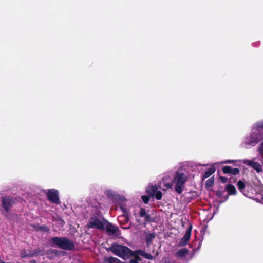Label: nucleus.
<instances>
[{"mask_svg":"<svg viewBox=\"0 0 263 263\" xmlns=\"http://www.w3.org/2000/svg\"><path fill=\"white\" fill-rule=\"evenodd\" d=\"M262 139H263V121H260L253 125L250 135L243 139L241 145L249 148L255 146Z\"/></svg>","mask_w":263,"mask_h":263,"instance_id":"nucleus-1","label":"nucleus"},{"mask_svg":"<svg viewBox=\"0 0 263 263\" xmlns=\"http://www.w3.org/2000/svg\"><path fill=\"white\" fill-rule=\"evenodd\" d=\"M187 178V174L182 171H177L174 174L173 186H174V190L178 194L182 193Z\"/></svg>","mask_w":263,"mask_h":263,"instance_id":"nucleus-2","label":"nucleus"},{"mask_svg":"<svg viewBox=\"0 0 263 263\" xmlns=\"http://www.w3.org/2000/svg\"><path fill=\"white\" fill-rule=\"evenodd\" d=\"M50 242L52 247H58L66 250H71L74 248L73 242L66 237H52Z\"/></svg>","mask_w":263,"mask_h":263,"instance_id":"nucleus-3","label":"nucleus"},{"mask_svg":"<svg viewBox=\"0 0 263 263\" xmlns=\"http://www.w3.org/2000/svg\"><path fill=\"white\" fill-rule=\"evenodd\" d=\"M110 250L114 254L124 260L129 258L134 254V252L127 247L120 245L113 244Z\"/></svg>","mask_w":263,"mask_h":263,"instance_id":"nucleus-4","label":"nucleus"},{"mask_svg":"<svg viewBox=\"0 0 263 263\" xmlns=\"http://www.w3.org/2000/svg\"><path fill=\"white\" fill-rule=\"evenodd\" d=\"M34 194L37 196L42 193L46 194L48 200L51 203L55 204H59L60 203L59 191L54 189H48L47 190H42L38 187L34 188Z\"/></svg>","mask_w":263,"mask_h":263,"instance_id":"nucleus-5","label":"nucleus"},{"mask_svg":"<svg viewBox=\"0 0 263 263\" xmlns=\"http://www.w3.org/2000/svg\"><path fill=\"white\" fill-rule=\"evenodd\" d=\"M240 162L242 161V163L248 166L251 167L252 168L255 170L257 173H260L262 171V165L258 163L257 162H254L253 160H250L248 159H243L242 160H228L224 161H222L220 163V164H231L234 163L236 162Z\"/></svg>","mask_w":263,"mask_h":263,"instance_id":"nucleus-6","label":"nucleus"},{"mask_svg":"<svg viewBox=\"0 0 263 263\" xmlns=\"http://www.w3.org/2000/svg\"><path fill=\"white\" fill-rule=\"evenodd\" d=\"M174 173L172 171H169L163 174L162 180L160 182V185H162V189L165 191L167 189L173 187V179Z\"/></svg>","mask_w":263,"mask_h":263,"instance_id":"nucleus-7","label":"nucleus"},{"mask_svg":"<svg viewBox=\"0 0 263 263\" xmlns=\"http://www.w3.org/2000/svg\"><path fill=\"white\" fill-rule=\"evenodd\" d=\"M87 227L89 228L104 230L105 229L104 220L101 221L96 217H91L89 220Z\"/></svg>","mask_w":263,"mask_h":263,"instance_id":"nucleus-8","label":"nucleus"},{"mask_svg":"<svg viewBox=\"0 0 263 263\" xmlns=\"http://www.w3.org/2000/svg\"><path fill=\"white\" fill-rule=\"evenodd\" d=\"M105 228L107 232L111 235H118L119 233V230L118 227L112 225L111 223L104 220Z\"/></svg>","mask_w":263,"mask_h":263,"instance_id":"nucleus-9","label":"nucleus"},{"mask_svg":"<svg viewBox=\"0 0 263 263\" xmlns=\"http://www.w3.org/2000/svg\"><path fill=\"white\" fill-rule=\"evenodd\" d=\"M3 207L5 209L6 213H8L12 203L13 202L12 199L9 197H5L2 198Z\"/></svg>","mask_w":263,"mask_h":263,"instance_id":"nucleus-10","label":"nucleus"},{"mask_svg":"<svg viewBox=\"0 0 263 263\" xmlns=\"http://www.w3.org/2000/svg\"><path fill=\"white\" fill-rule=\"evenodd\" d=\"M118 221L121 225V228L124 229H128L130 227V224H129L127 226L124 227L123 225L128 223L129 220V215H120L118 218Z\"/></svg>","mask_w":263,"mask_h":263,"instance_id":"nucleus-11","label":"nucleus"},{"mask_svg":"<svg viewBox=\"0 0 263 263\" xmlns=\"http://www.w3.org/2000/svg\"><path fill=\"white\" fill-rule=\"evenodd\" d=\"M191 231H192V227H190L187 230L184 236L181 239L180 243H179L180 246H184L187 243V242L191 237Z\"/></svg>","mask_w":263,"mask_h":263,"instance_id":"nucleus-12","label":"nucleus"},{"mask_svg":"<svg viewBox=\"0 0 263 263\" xmlns=\"http://www.w3.org/2000/svg\"><path fill=\"white\" fill-rule=\"evenodd\" d=\"M134 254L136 255L137 256L141 255L143 257L152 260L153 259V257L150 254L146 253L145 251L141 250H136L134 252Z\"/></svg>","mask_w":263,"mask_h":263,"instance_id":"nucleus-13","label":"nucleus"},{"mask_svg":"<svg viewBox=\"0 0 263 263\" xmlns=\"http://www.w3.org/2000/svg\"><path fill=\"white\" fill-rule=\"evenodd\" d=\"M158 190V187L156 185H149L146 189V192L151 197H154V195Z\"/></svg>","mask_w":263,"mask_h":263,"instance_id":"nucleus-14","label":"nucleus"},{"mask_svg":"<svg viewBox=\"0 0 263 263\" xmlns=\"http://www.w3.org/2000/svg\"><path fill=\"white\" fill-rule=\"evenodd\" d=\"M139 215L141 217H144L145 221L148 222L151 221V216L146 213L144 209L141 208L140 209Z\"/></svg>","mask_w":263,"mask_h":263,"instance_id":"nucleus-15","label":"nucleus"},{"mask_svg":"<svg viewBox=\"0 0 263 263\" xmlns=\"http://www.w3.org/2000/svg\"><path fill=\"white\" fill-rule=\"evenodd\" d=\"M226 189L229 195H234L236 194V190L234 186L231 184H228L226 186Z\"/></svg>","mask_w":263,"mask_h":263,"instance_id":"nucleus-16","label":"nucleus"},{"mask_svg":"<svg viewBox=\"0 0 263 263\" xmlns=\"http://www.w3.org/2000/svg\"><path fill=\"white\" fill-rule=\"evenodd\" d=\"M215 171V168L214 166H212L210 167L207 171H206L203 175V178L206 179L209 177L212 174H213Z\"/></svg>","mask_w":263,"mask_h":263,"instance_id":"nucleus-17","label":"nucleus"},{"mask_svg":"<svg viewBox=\"0 0 263 263\" xmlns=\"http://www.w3.org/2000/svg\"><path fill=\"white\" fill-rule=\"evenodd\" d=\"M105 193L107 197L112 199L115 198L117 195L115 191L109 189L106 190Z\"/></svg>","mask_w":263,"mask_h":263,"instance_id":"nucleus-18","label":"nucleus"},{"mask_svg":"<svg viewBox=\"0 0 263 263\" xmlns=\"http://www.w3.org/2000/svg\"><path fill=\"white\" fill-rule=\"evenodd\" d=\"M155 235L154 233H150L147 235L146 237V241L147 245H149L152 241L155 238Z\"/></svg>","mask_w":263,"mask_h":263,"instance_id":"nucleus-19","label":"nucleus"},{"mask_svg":"<svg viewBox=\"0 0 263 263\" xmlns=\"http://www.w3.org/2000/svg\"><path fill=\"white\" fill-rule=\"evenodd\" d=\"M188 253V251L186 249H182L179 250L177 252V255L178 256L180 257H184Z\"/></svg>","mask_w":263,"mask_h":263,"instance_id":"nucleus-20","label":"nucleus"},{"mask_svg":"<svg viewBox=\"0 0 263 263\" xmlns=\"http://www.w3.org/2000/svg\"><path fill=\"white\" fill-rule=\"evenodd\" d=\"M131 257H134V258L130 259V263H140L141 259L138 256L133 254Z\"/></svg>","mask_w":263,"mask_h":263,"instance_id":"nucleus-21","label":"nucleus"},{"mask_svg":"<svg viewBox=\"0 0 263 263\" xmlns=\"http://www.w3.org/2000/svg\"><path fill=\"white\" fill-rule=\"evenodd\" d=\"M214 178L213 177L209 179L205 182V186L206 187H210L212 186L214 184Z\"/></svg>","mask_w":263,"mask_h":263,"instance_id":"nucleus-22","label":"nucleus"},{"mask_svg":"<svg viewBox=\"0 0 263 263\" xmlns=\"http://www.w3.org/2000/svg\"><path fill=\"white\" fill-rule=\"evenodd\" d=\"M162 193L161 191L157 190V192H156L155 194L154 195V197L158 200H160L162 199Z\"/></svg>","mask_w":263,"mask_h":263,"instance_id":"nucleus-23","label":"nucleus"},{"mask_svg":"<svg viewBox=\"0 0 263 263\" xmlns=\"http://www.w3.org/2000/svg\"><path fill=\"white\" fill-rule=\"evenodd\" d=\"M231 168H232L230 166H226L223 167L222 171L225 174H231Z\"/></svg>","mask_w":263,"mask_h":263,"instance_id":"nucleus-24","label":"nucleus"},{"mask_svg":"<svg viewBox=\"0 0 263 263\" xmlns=\"http://www.w3.org/2000/svg\"><path fill=\"white\" fill-rule=\"evenodd\" d=\"M237 187L240 191H242L245 187L243 182L240 180L237 183Z\"/></svg>","mask_w":263,"mask_h":263,"instance_id":"nucleus-25","label":"nucleus"},{"mask_svg":"<svg viewBox=\"0 0 263 263\" xmlns=\"http://www.w3.org/2000/svg\"><path fill=\"white\" fill-rule=\"evenodd\" d=\"M120 209L122 211V212H123L124 214L123 215H128V211H129V209L126 208L124 206H123V205H121L120 206Z\"/></svg>","mask_w":263,"mask_h":263,"instance_id":"nucleus-26","label":"nucleus"},{"mask_svg":"<svg viewBox=\"0 0 263 263\" xmlns=\"http://www.w3.org/2000/svg\"><path fill=\"white\" fill-rule=\"evenodd\" d=\"M257 149L260 154L263 155V141L258 146Z\"/></svg>","mask_w":263,"mask_h":263,"instance_id":"nucleus-27","label":"nucleus"},{"mask_svg":"<svg viewBox=\"0 0 263 263\" xmlns=\"http://www.w3.org/2000/svg\"><path fill=\"white\" fill-rule=\"evenodd\" d=\"M141 198L144 203L146 204L149 201V197L147 195H143Z\"/></svg>","mask_w":263,"mask_h":263,"instance_id":"nucleus-28","label":"nucleus"},{"mask_svg":"<svg viewBox=\"0 0 263 263\" xmlns=\"http://www.w3.org/2000/svg\"><path fill=\"white\" fill-rule=\"evenodd\" d=\"M239 172V170L238 168H231V174H232L233 175H236L238 174Z\"/></svg>","mask_w":263,"mask_h":263,"instance_id":"nucleus-29","label":"nucleus"},{"mask_svg":"<svg viewBox=\"0 0 263 263\" xmlns=\"http://www.w3.org/2000/svg\"><path fill=\"white\" fill-rule=\"evenodd\" d=\"M220 181L223 183H226L227 182V179L224 177H220Z\"/></svg>","mask_w":263,"mask_h":263,"instance_id":"nucleus-30","label":"nucleus"},{"mask_svg":"<svg viewBox=\"0 0 263 263\" xmlns=\"http://www.w3.org/2000/svg\"><path fill=\"white\" fill-rule=\"evenodd\" d=\"M25 256H26L25 255H22V257H25Z\"/></svg>","mask_w":263,"mask_h":263,"instance_id":"nucleus-31","label":"nucleus"},{"mask_svg":"<svg viewBox=\"0 0 263 263\" xmlns=\"http://www.w3.org/2000/svg\"><path fill=\"white\" fill-rule=\"evenodd\" d=\"M29 263H32V262L31 261H30V262H29Z\"/></svg>","mask_w":263,"mask_h":263,"instance_id":"nucleus-32","label":"nucleus"},{"mask_svg":"<svg viewBox=\"0 0 263 263\" xmlns=\"http://www.w3.org/2000/svg\"><path fill=\"white\" fill-rule=\"evenodd\" d=\"M262 198V199L263 200V196L262 197V198Z\"/></svg>","mask_w":263,"mask_h":263,"instance_id":"nucleus-33","label":"nucleus"}]
</instances>
